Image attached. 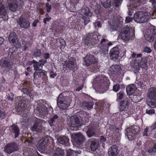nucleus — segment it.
Returning a JSON list of instances; mask_svg holds the SVG:
<instances>
[{"instance_id": "obj_5", "label": "nucleus", "mask_w": 156, "mask_h": 156, "mask_svg": "<svg viewBox=\"0 0 156 156\" xmlns=\"http://www.w3.org/2000/svg\"><path fill=\"white\" fill-rule=\"evenodd\" d=\"M52 142H53L52 138L50 136H47L39 141V145L42 149L45 150L46 147Z\"/></svg>"}, {"instance_id": "obj_56", "label": "nucleus", "mask_w": 156, "mask_h": 156, "mask_svg": "<svg viewBox=\"0 0 156 156\" xmlns=\"http://www.w3.org/2000/svg\"><path fill=\"white\" fill-rule=\"evenodd\" d=\"M133 19V17H131L129 16H127L126 17V18L125 19V23H128L131 22Z\"/></svg>"}, {"instance_id": "obj_60", "label": "nucleus", "mask_w": 156, "mask_h": 156, "mask_svg": "<svg viewBox=\"0 0 156 156\" xmlns=\"http://www.w3.org/2000/svg\"><path fill=\"white\" fill-rule=\"evenodd\" d=\"M150 2L151 3L152 7L153 8L156 7V0H150Z\"/></svg>"}, {"instance_id": "obj_63", "label": "nucleus", "mask_w": 156, "mask_h": 156, "mask_svg": "<svg viewBox=\"0 0 156 156\" xmlns=\"http://www.w3.org/2000/svg\"><path fill=\"white\" fill-rule=\"evenodd\" d=\"M148 129L147 128H146L144 129V130L143 133V136H148Z\"/></svg>"}, {"instance_id": "obj_23", "label": "nucleus", "mask_w": 156, "mask_h": 156, "mask_svg": "<svg viewBox=\"0 0 156 156\" xmlns=\"http://www.w3.org/2000/svg\"><path fill=\"white\" fill-rule=\"evenodd\" d=\"M147 103L148 106L151 108L156 107V97L147 98Z\"/></svg>"}, {"instance_id": "obj_20", "label": "nucleus", "mask_w": 156, "mask_h": 156, "mask_svg": "<svg viewBox=\"0 0 156 156\" xmlns=\"http://www.w3.org/2000/svg\"><path fill=\"white\" fill-rule=\"evenodd\" d=\"M118 149L116 146L113 145L108 149V154L109 156H117L118 154Z\"/></svg>"}, {"instance_id": "obj_52", "label": "nucleus", "mask_w": 156, "mask_h": 156, "mask_svg": "<svg viewBox=\"0 0 156 156\" xmlns=\"http://www.w3.org/2000/svg\"><path fill=\"white\" fill-rule=\"evenodd\" d=\"M82 19L85 25H87L90 21V18L88 16H83Z\"/></svg>"}, {"instance_id": "obj_34", "label": "nucleus", "mask_w": 156, "mask_h": 156, "mask_svg": "<svg viewBox=\"0 0 156 156\" xmlns=\"http://www.w3.org/2000/svg\"><path fill=\"white\" fill-rule=\"evenodd\" d=\"M86 133L88 136L90 137L95 134V130L93 127H91L88 129Z\"/></svg>"}, {"instance_id": "obj_40", "label": "nucleus", "mask_w": 156, "mask_h": 156, "mask_svg": "<svg viewBox=\"0 0 156 156\" xmlns=\"http://www.w3.org/2000/svg\"><path fill=\"white\" fill-rule=\"evenodd\" d=\"M67 101V97L64 96L62 93H61L58 97L57 100V103L65 101Z\"/></svg>"}, {"instance_id": "obj_25", "label": "nucleus", "mask_w": 156, "mask_h": 156, "mask_svg": "<svg viewBox=\"0 0 156 156\" xmlns=\"http://www.w3.org/2000/svg\"><path fill=\"white\" fill-rule=\"evenodd\" d=\"M90 34L92 41V42H93L92 45H95L99 42L101 38V36L99 35H97L94 33H91Z\"/></svg>"}, {"instance_id": "obj_46", "label": "nucleus", "mask_w": 156, "mask_h": 156, "mask_svg": "<svg viewBox=\"0 0 156 156\" xmlns=\"http://www.w3.org/2000/svg\"><path fill=\"white\" fill-rule=\"evenodd\" d=\"M26 104V101L25 100H21L19 102L18 105L21 108H24Z\"/></svg>"}, {"instance_id": "obj_55", "label": "nucleus", "mask_w": 156, "mask_h": 156, "mask_svg": "<svg viewBox=\"0 0 156 156\" xmlns=\"http://www.w3.org/2000/svg\"><path fill=\"white\" fill-rule=\"evenodd\" d=\"M14 94L12 93H11L7 96V98L8 100L10 101H13L14 99Z\"/></svg>"}, {"instance_id": "obj_21", "label": "nucleus", "mask_w": 156, "mask_h": 156, "mask_svg": "<svg viewBox=\"0 0 156 156\" xmlns=\"http://www.w3.org/2000/svg\"><path fill=\"white\" fill-rule=\"evenodd\" d=\"M57 141L59 144L68 146L69 144V139L66 136H63L57 138Z\"/></svg>"}, {"instance_id": "obj_57", "label": "nucleus", "mask_w": 156, "mask_h": 156, "mask_svg": "<svg viewBox=\"0 0 156 156\" xmlns=\"http://www.w3.org/2000/svg\"><path fill=\"white\" fill-rule=\"evenodd\" d=\"M120 86L119 84H116L114 85L113 87V90L117 92Z\"/></svg>"}, {"instance_id": "obj_3", "label": "nucleus", "mask_w": 156, "mask_h": 156, "mask_svg": "<svg viewBox=\"0 0 156 156\" xmlns=\"http://www.w3.org/2000/svg\"><path fill=\"white\" fill-rule=\"evenodd\" d=\"M19 145L16 142H13L9 143L5 147V151L9 154L18 151Z\"/></svg>"}, {"instance_id": "obj_32", "label": "nucleus", "mask_w": 156, "mask_h": 156, "mask_svg": "<svg viewBox=\"0 0 156 156\" xmlns=\"http://www.w3.org/2000/svg\"><path fill=\"white\" fill-rule=\"evenodd\" d=\"M106 41V40L105 38H103L101 41L100 43L101 44V46L100 48L101 51L104 52L105 53L107 52L108 50V47L106 44H104L103 43H105Z\"/></svg>"}, {"instance_id": "obj_36", "label": "nucleus", "mask_w": 156, "mask_h": 156, "mask_svg": "<svg viewBox=\"0 0 156 156\" xmlns=\"http://www.w3.org/2000/svg\"><path fill=\"white\" fill-rule=\"evenodd\" d=\"M102 5L106 8H110L111 6V0H103L101 1Z\"/></svg>"}, {"instance_id": "obj_37", "label": "nucleus", "mask_w": 156, "mask_h": 156, "mask_svg": "<svg viewBox=\"0 0 156 156\" xmlns=\"http://www.w3.org/2000/svg\"><path fill=\"white\" fill-rule=\"evenodd\" d=\"M7 14V11L5 8L2 3L0 2V15L6 16Z\"/></svg>"}, {"instance_id": "obj_64", "label": "nucleus", "mask_w": 156, "mask_h": 156, "mask_svg": "<svg viewBox=\"0 0 156 156\" xmlns=\"http://www.w3.org/2000/svg\"><path fill=\"white\" fill-rule=\"evenodd\" d=\"M46 7L47 8V12H49L51 8V5H49V4L47 3L46 4Z\"/></svg>"}, {"instance_id": "obj_7", "label": "nucleus", "mask_w": 156, "mask_h": 156, "mask_svg": "<svg viewBox=\"0 0 156 156\" xmlns=\"http://www.w3.org/2000/svg\"><path fill=\"white\" fill-rule=\"evenodd\" d=\"M84 62L87 66L97 63L98 62L97 59L93 55L90 54H87L84 58Z\"/></svg>"}, {"instance_id": "obj_18", "label": "nucleus", "mask_w": 156, "mask_h": 156, "mask_svg": "<svg viewBox=\"0 0 156 156\" xmlns=\"http://www.w3.org/2000/svg\"><path fill=\"white\" fill-rule=\"evenodd\" d=\"M47 72L44 70L42 69H40L37 71L34 72V77L35 80H37V78L41 77V76L46 77Z\"/></svg>"}, {"instance_id": "obj_39", "label": "nucleus", "mask_w": 156, "mask_h": 156, "mask_svg": "<svg viewBox=\"0 0 156 156\" xmlns=\"http://www.w3.org/2000/svg\"><path fill=\"white\" fill-rule=\"evenodd\" d=\"M82 12L86 16H91L92 15V13L90 10L89 8L86 7H85L82 9Z\"/></svg>"}, {"instance_id": "obj_27", "label": "nucleus", "mask_w": 156, "mask_h": 156, "mask_svg": "<svg viewBox=\"0 0 156 156\" xmlns=\"http://www.w3.org/2000/svg\"><path fill=\"white\" fill-rule=\"evenodd\" d=\"M59 119V118L58 115L55 114L48 120V122L51 126H54L55 123Z\"/></svg>"}, {"instance_id": "obj_29", "label": "nucleus", "mask_w": 156, "mask_h": 156, "mask_svg": "<svg viewBox=\"0 0 156 156\" xmlns=\"http://www.w3.org/2000/svg\"><path fill=\"white\" fill-rule=\"evenodd\" d=\"M94 103L92 102H84L83 103L82 106L85 109L90 110L93 108Z\"/></svg>"}, {"instance_id": "obj_41", "label": "nucleus", "mask_w": 156, "mask_h": 156, "mask_svg": "<svg viewBox=\"0 0 156 156\" xmlns=\"http://www.w3.org/2000/svg\"><path fill=\"white\" fill-rule=\"evenodd\" d=\"M134 61L133 64L131 63V65L132 67L133 68L134 71L136 72L138 71L140 68V65L139 62H138L135 61Z\"/></svg>"}, {"instance_id": "obj_62", "label": "nucleus", "mask_w": 156, "mask_h": 156, "mask_svg": "<svg viewBox=\"0 0 156 156\" xmlns=\"http://www.w3.org/2000/svg\"><path fill=\"white\" fill-rule=\"evenodd\" d=\"M24 108H21L18 105L17 107L16 108V110L17 112H18V114H20V112H22L23 111V109Z\"/></svg>"}, {"instance_id": "obj_49", "label": "nucleus", "mask_w": 156, "mask_h": 156, "mask_svg": "<svg viewBox=\"0 0 156 156\" xmlns=\"http://www.w3.org/2000/svg\"><path fill=\"white\" fill-rule=\"evenodd\" d=\"M66 156H75L74 151L69 149L66 151Z\"/></svg>"}, {"instance_id": "obj_51", "label": "nucleus", "mask_w": 156, "mask_h": 156, "mask_svg": "<svg viewBox=\"0 0 156 156\" xmlns=\"http://www.w3.org/2000/svg\"><path fill=\"white\" fill-rule=\"evenodd\" d=\"M15 47H12L10 48L9 50V55L10 56V57L12 56V55L14 54V53H15Z\"/></svg>"}, {"instance_id": "obj_6", "label": "nucleus", "mask_w": 156, "mask_h": 156, "mask_svg": "<svg viewBox=\"0 0 156 156\" xmlns=\"http://www.w3.org/2000/svg\"><path fill=\"white\" fill-rule=\"evenodd\" d=\"M72 137L76 143L79 145L82 144L85 140L84 136L80 133L73 134Z\"/></svg>"}, {"instance_id": "obj_38", "label": "nucleus", "mask_w": 156, "mask_h": 156, "mask_svg": "<svg viewBox=\"0 0 156 156\" xmlns=\"http://www.w3.org/2000/svg\"><path fill=\"white\" fill-rule=\"evenodd\" d=\"M92 40V38L91 37L90 34L88 35L86 37L84 41V43L85 44L88 45L90 44L92 45V43L93 42Z\"/></svg>"}, {"instance_id": "obj_12", "label": "nucleus", "mask_w": 156, "mask_h": 156, "mask_svg": "<svg viewBox=\"0 0 156 156\" xmlns=\"http://www.w3.org/2000/svg\"><path fill=\"white\" fill-rule=\"evenodd\" d=\"M139 4V2L137 0H133L130 2V5L128 6L129 10L127 13L129 16H131L132 15V11L134 10Z\"/></svg>"}, {"instance_id": "obj_22", "label": "nucleus", "mask_w": 156, "mask_h": 156, "mask_svg": "<svg viewBox=\"0 0 156 156\" xmlns=\"http://www.w3.org/2000/svg\"><path fill=\"white\" fill-rule=\"evenodd\" d=\"M126 135L127 136L128 139L130 140H131L135 138L136 135L135 133H134L130 128H128L126 130Z\"/></svg>"}, {"instance_id": "obj_61", "label": "nucleus", "mask_w": 156, "mask_h": 156, "mask_svg": "<svg viewBox=\"0 0 156 156\" xmlns=\"http://www.w3.org/2000/svg\"><path fill=\"white\" fill-rule=\"evenodd\" d=\"M6 115L5 112L0 110V119H4Z\"/></svg>"}, {"instance_id": "obj_16", "label": "nucleus", "mask_w": 156, "mask_h": 156, "mask_svg": "<svg viewBox=\"0 0 156 156\" xmlns=\"http://www.w3.org/2000/svg\"><path fill=\"white\" fill-rule=\"evenodd\" d=\"M7 3L8 4L10 10L15 12L18 8V4L16 0H7Z\"/></svg>"}, {"instance_id": "obj_4", "label": "nucleus", "mask_w": 156, "mask_h": 156, "mask_svg": "<svg viewBox=\"0 0 156 156\" xmlns=\"http://www.w3.org/2000/svg\"><path fill=\"white\" fill-rule=\"evenodd\" d=\"M71 126L74 128L73 129L76 130L79 129L82 125V122L80 120L79 117L76 115L70 118Z\"/></svg>"}, {"instance_id": "obj_17", "label": "nucleus", "mask_w": 156, "mask_h": 156, "mask_svg": "<svg viewBox=\"0 0 156 156\" xmlns=\"http://www.w3.org/2000/svg\"><path fill=\"white\" fill-rule=\"evenodd\" d=\"M8 39L9 42L14 45L16 44L18 41L17 36L14 32L10 33Z\"/></svg>"}, {"instance_id": "obj_44", "label": "nucleus", "mask_w": 156, "mask_h": 156, "mask_svg": "<svg viewBox=\"0 0 156 156\" xmlns=\"http://www.w3.org/2000/svg\"><path fill=\"white\" fill-rule=\"evenodd\" d=\"M33 62H34V64H33L34 70L36 71L39 70L40 69H39L40 67H41L39 63L34 60H33Z\"/></svg>"}, {"instance_id": "obj_11", "label": "nucleus", "mask_w": 156, "mask_h": 156, "mask_svg": "<svg viewBox=\"0 0 156 156\" xmlns=\"http://www.w3.org/2000/svg\"><path fill=\"white\" fill-rule=\"evenodd\" d=\"M46 104L45 101H44L43 100H40L37 101V105H36V108L40 111H42L46 113L48 111L47 108L45 106Z\"/></svg>"}, {"instance_id": "obj_59", "label": "nucleus", "mask_w": 156, "mask_h": 156, "mask_svg": "<svg viewBox=\"0 0 156 156\" xmlns=\"http://www.w3.org/2000/svg\"><path fill=\"white\" fill-rule=\"evenodd\" d=\"M59 42L60 44V46L61 48H63L64 47L65 44V41L63 39H61L59 40Z\"/></svg>"}, {"instance_id": "obj_19", "label": "nucleus", "mask_w": 156, "mask_h": 156, "mask_svg": "<svg viewBox=\"0 0 156 156\" xmlns=\"http://www.w3.org/2000/svg\"><path fill=\"white\" fill-rule=\"evenodd\" d=\"M119 50L117 47H114L112 48L109 53L112 59H117L119 56Z\"/></svg>"}, {"instance_id": "obj_53", "label": "nucleus", "mask_w": 156, "mask_h": 156, "mask_svg": "<svg viewBox=\"0 0 156 156\" xmlns=\"http://www.w3.org/2000/svg\"><path fill=\"white\" fill-rule=\"evenodd\" d=\"M47 62L46 60L44 59H42L41 60H39L38 63H39V64L41 68H42L44 64Z\"/></svg>"}, {"instance_id": "obj_30", "label": "nucleus", "mask_w": 156, "mask_h": 156, "mask_svg": "<svg viewBox=\"0 0 156 156\" xmlns=\"http://www.w3.org/2000/svg\"><path fill=\"white\" fill-rule=\"evenodd\" d=\"M57 104L58 108L62 110H65L67 109L69 105V104L67 102V101L57 103Z\"/></svg>"}, {"instance_id": "obj_33", "label": "nucleus", "mask_w": 156, "mask_h": 156, "mask_svg": "<svg viewBox=\"0 0 156 156\" xmlns=\"http://www.w3.org/2000/svg\"><path fill=\"white\" fill-rule=\"evenodd\" d=\"M64 150L58 148L54 151L52 156H64Z\"/></svg>"}, {"instance_id": "obj_50", "label": "nucleus", "mask_w": 156, "mask_h": 156, "mask_svg": "<svg viewBox=\"0 0 156 156\" xmlns=\"http://www.w3.org/2000/svg\"><path fill=\"white\" fill-rule=\"evenodd\" d=\"M149 153H154L156 152V143L154 144L152 147L147 151Z\"/></svg>"}, {"instance_id": "obj_2", "label": "nucleus", "mask_w": 156, "mask_h": 156, "mask_svg": "<svg viewBox=\"0 0 156 156\" xmlns=\"http://www.w3.org/2000/svg\"><path fill=\"white\" fill-rule=\"evenodd\" d=\"M122 39L126 41L132 40L135 38L134 33H130V29L126 27L124 28L121 33Z\"/></svg>"}, {"instance_id": "obj_48", "label": "nucleus", "mask_w": 156, "mask_h": 156, "mask_svg": "<svg viewBox=\"0 0 156 156\" xmlns=\"http://www.w3.org/2000/svg\"><path fill=\"white\" fill-rule=\"evenodd\" d=\"M21 91L24 94H26L29 95L30 97H31L32 96V94L30 92L28 89H27L26 88H24L22 89Z\"/></svg>"}, {"instance_id": "obj_31", "label": "nucleus", "mask_w": 156, "mask_h": 156, "mask_svg": "<svg viewBox=\"0 0 156 156\" xmlns=\"http://www.w3.org/2000/svg\"><path fill=\"white\" fill-rule=\"evenodd\" d=\"M110 71L112 73L116 74L121 70L120 66L117 65H112L110 67Z\"/></svg>"}, {"instance_id": "obj_42", "label": "nucleus", "mask_w": 156, "mask_h": 156, "mask_svg": "<svg viewBox=\"0 0 156 156\" xmlns=\"http://www.w3.org/2000/svg\"><path fill=\"white\" fill-rule=\"evenodd\" d=\"M140 67L143 68H145L147 65V59L146 57H143L140 62Z\"/></svg>"}, {"instance_id": "obj_35", "label": "nucleus", "mask_w": 156, "mask_h": 156, "mask_svg": "<svg viewBox=\"0 0 156 156\" xmlns=\"http://www.w3.org/2000/svg\"><path fill=\"white\" fill-rule=\"evenodd\" d=\"M147 33L154 36L156 35V27L153 26H150L148 28Z\"/></svg>"}, {"instance_id": "obj_1", "label": "nucleus", "mask_w": 156, "mask_h": 156, "mask_svg": "<svg viewBox=\"0 0 156 156\" xmlns=\"http://www.w3.org/2000/svg\"><path fill=\"white\" fill-rule=\"evenodd\" d=\"M150 17L147 12L140 11L134 14L133 19L135 22L138 23H144L147 22Z\"/></svg>"}, {"instance_id": "obj_10", "label": "nucleus", "mask_w": 156, "mask_h": 156, "mask_svg": "<svg viewBox=\"0 0 156 156\" xmlns=\"http://www.w3.org/2000/svg\"><path fill=\"white\" fill-rule=\"evenodd\" d=\"M130 99L126 98L123 100L120 101L119 104V108L120 111H126L129 105Z\"/></svg>"}, {"instance_id": "obj_15", "label": "nucleus", "mask_w": 156, "mask_h": 156, "mask_svg": "<svg viewBox=\"0 0 156 156\" xmlns=\"http://www.w3.org/2000/svg\"><path fill=\"white\" fill-rule=\"evenodd\" d=\"M88 141L90 144V148L92 151L94 152L99 148V144L97 140L89 139Z\"/></svg>"}, {"instance_id": "obj_24", "label": "nucleus", "mask_w": 156, "mask_h": 156, "mask_svg": "<svg viewBox=\"0 0 156 156\" xmlns=\"http://www.w3.org/2000/svg\"><path fill=\"white\" fill-rule=\"evenodd\" d=\"M147 98L156 97V88L152 87L148 90L147 94Z\"/></svg>"}, {"instance_id": "obj_43", "label": "nucleus", "mask_w": 156, "mask_h": 156, "mask_svg": "<svg viewBox=\"0 0 156 156\" xmlns=\"http://www.w3.org/2000/svg\"><path fill=\"white\" fill-rule=\"evenodd\" d=\"M144 36L146 40L151 42L153 41L154 38V36L147 33V34L145 35Z\"/></svg>"}, {"instance_id": "obj_45", "label": "nucleus", "mask_w": 156, "mask_h": 156, "mask_svg": "<svg viewBox=\"0 0 156 156\" xmlns=\"http://www.w3.org/2000/svg\"><path fill=\"white\" fill-rule=\"evenodd\" d=\"M132 130L134 133H135V135H136L140 131V128L137 126H134L129 127Z\"/></svg>"}, {"instance_id": "obj_54", "label": "nucleus", "mask_w": 156, "mask_h": 156, "mask_svg": "<svg viewBox=\"0 0 156 156\" xmlns=\"http://www.w3.org/2000/svg\"><path fill=\"white\" fill-rule=\"evenodd\" d=\"M146 113L149 115H152L155 114V110L153 109H147L146 110Z\"/></svg>"}, {"instance_id": "obj_58", "label": "nucleus", "mask_w": 156, "mask_h": 156, "mask_svg": "<svg viewBox=\"0 0 156 156\" xmlns=\"http://www.w3.org/2000/svg\"><path fill=\"white\" fill-rule=\"evenodd\" d=\"M144 52L149 53L151 52L152 50L150 48L146 46L144 48Z\"/></svg>"}, {"instance_id": "obj_28", "label": "nucleus", "mask_w": 156, "mask_h": 156, "mask_svg": "<svg viewBox=\"0 0 156 156\" xmlns=\"http://www.w3.org/2000/svg\"><path fill=\"white\" fill-rule=\"evenodd\" d=\"M136 88L133 84L127 86L126 87V90L127 93L129 94L134 93L136 90Z\"/></svg>"}, {"instance_id": "obj_14", "label": "nucleus", "mask_w": 156, "mask_h": 156, "mask_svg": "<svg viewBox=\"0 0 156 156\" xmlns=\"http://www.w3.org/2000/svg\"><path fill=\"white\" fill-rule=\"evenodd\" d=\"M12 63L8 58L4 57L2 58L0 61V65L3 68L10 69L12 67Z\"/></svg>"}, {"instance_id": "obj_13", "label": "nucleus", "mask_w": 156, "mask_h": 156, "mask_svg": "<svg viewBox=\"0 0 156 156\" xmlns=\"http://www.w3.org/2000/svg\"><path fill=\"white\" fill-rule=\"evenodd\" d=\"M44 121L43 120L37 119L35 121L33 126L31 128L32 131L37 132H39L41 130V124Z\"/></svg>"}, {"instance_id": "obj_47", "label": "nucleus", "mask_w": 156, "mask_h": 156, "mask_svg": "<svg viewBox=\"0 0 156 156\" xmlns=\"http://www.w3.org/2000/svg\"><path fill=\"white\" fill-rule=\"evenodd\" d=\"M41 55V52L40 50L36 49L34 50L33 55L35 57H40Z\"/></svg>"}, {"instance_id": "obj_26", "label": "nucleus", "mask_w": 156, "mask_h": 156, "mask_svg": "<svg viewBox=\"0 0 156 156\" xmlns=\"http://www.w3.org/2000/svg\"><path fill=\"white\" fill-rule=\"evenodd\" d=\"M11 132L15 134V137L16 138L19 135L20 129L18 126L15 124H13L11 126Z\"/></svg>"}, {"instance_id": "obj_9", "label": "nucleus", "mask_w": 156, "mask_h": 156, "mask_svg": "<svg viewBox=\"0 0 156 156\" xmlns=\"http://www.w3.org/2000/svg\"><path fill=\"white\" fill-rule=\"evenodd\" d=\"M65 66L70 70L74 69L77 66L76 60L73 57L70 58L65 62Z\"/></svg>"}, {"instance_id": "obj_8", "label": "nucleus", "mask_w": 156, "mask_h": 156, "mask_svg": "<svg viewBox=\"0 0 156 156\" xmlns=\"http://www.w3.org/2000/svg\"><path fill=\"white\" fill-rule=\"evenodd\" d=\"M18 23L20 27L22 28L27 29L30 26V21L24 17H20L18 20Z\"/></svg>"}]
</instances>
